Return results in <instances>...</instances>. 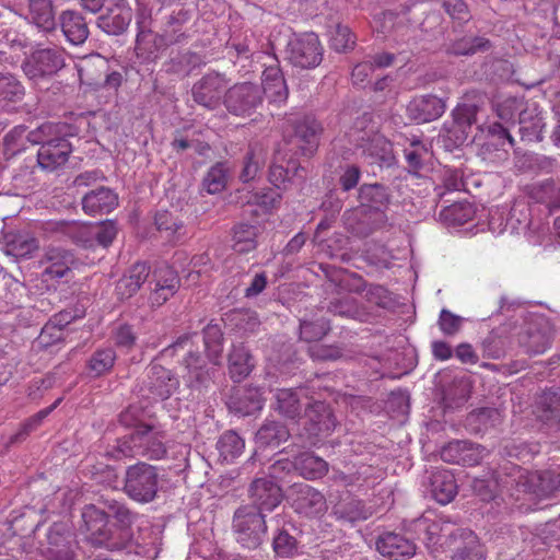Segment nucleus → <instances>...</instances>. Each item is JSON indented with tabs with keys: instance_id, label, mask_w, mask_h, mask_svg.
Segmentation results:
<instances>
[{
	"instance_id": "423d86ee",
	"label": "nucleus",
	"mask_w": 560,
	"mask_h": 560,
	"mask_svg": "<svg viewBox=\"0 0 560 560\" xmlns=\"http://www.w3.org/2000/svg\"><path fill=\"white\" fill-rule=\"evenodd\" d=\"M264 91L259 84L241 82L230 86L224 93L226 110L237 117H249L264 105Z\"/></svg>"
},
{
	"instance_id": "4be33fe9",
	"label": "nucleus",
	"mask_w": 560,
	"mask_h": 560,
	"mask_svg": "<svg viewBox=\"0 0 560 560\" xmlns=\"http://www.w3.org/2000/svg\"><path fill=\"white\" fill-rule=\"evenodd\" d=\"M59 24L67 40L82 45L89 37L90 31L84 16L75 10H65L59 15Z\"/></svg>"
},
{
	"instance_id": "2f4dec72",
	"label": "nucleus",
	"mask_w": 560,
	"mask_h": 560,
	"mask_svg": "<svg viewBox=\"0 0 560 560\" xmlns=\"http://www.w3.org/2000/svg\"><path fill=\"white\" fill-rule=\"evenodd\" d=\"M25 96L22 82L11 73H0V106L10 108L21 103Z\"/></svg>"
},
{
	"instance_id": "f3484780",
	"label": "nucleus",
	"mask_w": 560,
	"mask_h": 560,
	"mask_svg": "<svg viewBox=\"0 0 560 560\" xmlns=\"http://www.w3.org/2000/svg\"><path fill=\"white\" fill-rule=\"evenodd\" d=\"M250 497L257 512L272 511L282 500L281 488L271 479L258 478L250 485Z\"/></svg>"
},
{
	"instance_id": "6e6d98bb",
	"label": "nucleus",
	"mask_w": 560,
	"mask_h": 560,
	"mask_svg": "<svg viewBox=\"0 0 560 560\" xmlns=\"http://www.w3.org/2000/svg\"><path fill=\"white\" fill-rule=\"evenodd\" d=\"M364 298L369 305L381 308H387L393 302L390 292L381 284H369Z\"/></svg>"
},
{
	"instance_id": "dca6fc26",
	"label": "nucleus",
	"mask_w": 560,
	"mask_h": 560,
	"mask_svg": "<svg viewBox=\"0 0 560 560\" xmlns=\"http://www.w3.org/2000/svg\"><path fill=\"white\" fill-rule=\"evenodd\" d=\"M97 26L108 35H120L132 20V10L125 0H107L100 11Z\"/></svg>"
},
{
	"instance_id": "6e6552de",
	"label": "nucleus",
	"mask_w": 560,
	"mask_h": 560,
	"mask_svg": "<svg viewBox=\"0 0 560 560\" xmlns=\"http://www.w3.org/2000/svg\"><path fill=\"white\" fill-rule=\"evenodd\" d=\"M194 337H197L196 332L184 334L165 349V351L175 354L178 350H187V354L184 358V365L187 372L184 378L187 381L189 387L199 388L206 386L211 380V370L207 368L205 359L199 353L192 351Z\"/></svg>"
},
{
	"instance_id": "8fccbe9b",
	"label": "nucleus",
	"mask_w": 560,
	"mask_h": 560,
	"mask_svg": "<svg viewBox=\"0 0 560 560\" xmlns=\"http://www.w3.org/2000/svg\"><path fill=\"white\" fill-rule=\"evenodd\" d=\"M94 223H71L67 225V233L72 241L84 247L92 248L95 246Z\"/></svg>"
},
{
	"instance_id": "39448f33",
	"label": "nucleus",
	"mask_w": 560,
	"mask_h": 560,
	"mask_svg": "<svg viewBox=\"0 0 560 560\" xmlns=\"http://www.w3.org/2000/svg\"><path fill=\"white\" fill-rule=\"evenodd\" d=\"M65 66V50L61 47L38 45L25 58L22 69L30 80L37 81L57 74Z\"/></svg>"
},
{
	"instance_id": "603ef678",
	"label": "nucleus",
	"mask_w": 560,
	"mask_h": 560,
	"mask_svg": "<svg viewBox=\"0 0 560 560\" xmlns=\"http://www.w3.org/2000/svg\"><path fill=\"white\" fill-rule=\"evenodd\" d=\"M359 199L362 206L378 208L387 200L385 188L378 184H364L359 189Z\"/></svg>"
},
{
	"instance_id": "4d7b16f0",
	"label": "nucleus",
	"mask_w": 560,
	"mask_h": 560,
	"mask_svg": "<svg viewBox=\"0 0 560 560\" xmlns=\"http://www.w3.org/2000/svg\"><path fill=\"white\" fill-rule=\"evenodd\" d=\"M441 4L453 20L467 23L471 19L468 5L464 0H442Z\"/></svg>"
},
{
	"instance_id": "e2e57ef3",
	"label": "nucleus",
	"mask_w": 560,
	"mask_h": 560,
	"mask_svg": "<svg viewBox=\"0 0 560 560\" xmlns=\"http://www.w3.org/2000/svg\"><path fill=\"white\" fill-rule=\"evenodd\" d=\"M93 229H94L95 245H101L103 247L109 246L117 234L116 225L112 221L94 223Z\"/></svg>"
},
{
	"instance_id": "ea45409f",
	"label": "nucleus",
	"mask_w": 560,
	"mask_h": 560,
	"mask_svg": "<svg viewBox=\"0 0 560 560\" xmlns=\"http://www.w3.org/2000/svg\"><path fill=\"white\" fill-rule=\"evenodd\" d=\"M201 63L202 58L200 55L190 50H186L178 52L176 56L171 58L167 71L186 77Z\"/></svg>"
},
{
	"instance_id": "a18cd8bd",
	"label": "nucleus",
	"mask_w": 560,
	"mask_h": 560,
	"mask_svg": "<svg viewBox=\"0 0 560 560\" xmlns=\"http://www.w3.org/2000/svg\"><path fill=\"white\" fill-rule=\"evenodd\" d=\"M116 353L112 348L96 350L89 360L88 368L94 376L108 373L115 363Z\"/></svg>"
},
{
	"instance_id": "13d9d810",
	"label": "nucleus",
	"mask_w": 560,
	"mask_h": 560,
	"mask_svg": "<svg viewBox=\"0 0 560 560\" xmlns=\"http://www.w3.org/2000/svg\"><path fill=\"white\" fill-rule=\"evenodd\" d=\"M482 354L488 359H500L505 354V341L495 334L487 336L481 345Z\"/></svg>"
},
{
	"instance_id": "58836bf2",
	"label": "nucleus",
	"mask_w": 560,
	"mask_h": 560,
	"mask_svg": "<svg viewBox=\"0 0 560 560\" xmlns=\"http://www.w3.org/2000/svg\"><path fill=\"white\" fill-rule=\"evenodd\" d=\"M474 215L475 209L469 202H454L440 212V219L448 225H463L470 221Z\"/></svg>"
},
{
	"instance_id": "4c0bfd02",
	"label": "nucleus",
	"mask_w": 560,
	"mask_h": 560,
	"mask_svg": "<svg viewBox=\"0 0 560 560\" xmlns=\"http://www.w3.org/2000/svg\"><path fill=\"white\" fill-rule=\"evenodd\" d=\"M266 151L260 142H255V144L249 148L244 161L243 170L240 174L242 182L248 183L255 178L266 162Z\"/></svg>"
},
{
	"instance_id": "e433bc0d",
	"label": "nucleus",
	"mask_w": 560,
	"mask_h": 560,
	"mask_svg": "<svg viewBox=\"0 0 560 560\" xmlns=\"http://www.w3.org/2000/svg\"><path fill=\"white\" fill-rule=\"evenodd\" d=\"M223 334L218 325L209 324L203 329L207 357L213 365H220L223 351Z\"/></svg>"
},
{
	"instance_id": "09e8293b",
	"label": "nucleus",
	"mask_w": 560,
	"mask_h": 560,
	"mask_svg": "<svg viewBox=\"0 0 560 560\" xmlns=\"http://www.w3.org/2000/svg\"><path fill=\"white\" fill-rule=\"evenodd\" d=\"M330 330V325L324 317L315 320H302L300 324V337L306 342L320 340Z\"/></svg>"
},
{
	"instance_id": "c85d7f7f",
	"label": "nucleus",
	"mask_w": 560,
	"mask_h": 560,
	"mask_svg": "<svg viewBox=\"0 0 560 560\" xmlns=\"http://www.w3.org/2000/svg\"><path fill=\"white\" fill-rule=\"evenodd\" d=\"M228 361L229 374L234 382L246 378L255 366L253 355L243 343L232 346Z\"/></svg>"
},
{
	"instance_id": "49530a36",
	"label": "nucleus",
	"mask_w": 560,
	"mask_h": 560,
	"mask_svg": "<svg viewBox=\"0 0 560 560\" xmlns=\"http://www.w3.org/2000/svg\"><path fill=\"white\" fill-rule=\"evenodd\" d=\"M158 468L142 463V503L152 501L162 488Z\"/></svg>"
},
{
	"instance_id": "864d4df0",
	"label": "nucleus",
	"mask_w": 560,
	"mask_h": 560,
	"mask_svg": "<svg viewBox=\"0 0 560 560\" xmlns=\"http://www.w3.org/2000/svg\"><path fill=\"white\" fill-rule=\"evenodd\" d=\"M526 352L533 355L541 354L550 348L551 338L542 330H534L527 334L526 340L522 341Z\"/></svg>"
},
{
	"instance_id": "1a4fd4ad",
	"label": "nucleus",
	"mask_w": 560,
	"mask_h": 560,
	"mask_svg": "<svg viewBox=\"0 0 560 560\" xmlns=\"http://www.w3.org/2000/svg\"><path fill=\"white\" fill-rule=\"evenodd\" d=\"M85 124L86 121L83 118L79 119L75 124L49 121L40 125L27 135H25L26 127L24 125H19L11 129L3 137V140H19L24 137L26 140H68V138H82L81 129Z\"/></svg>"
},
{
	"instance_id": "4468645a",
	"label": "nucleus",
	"mask_w": 560,
	"mask_h": 560,
	"mask_svg": "<svg viewBox=\"0 0 560 560\" xmlns=\"http://www.w3.org/2000/svg\"><path fill=\"white\" fill-rule=\"evenodd\" d=\"M288 498L296 513L308 517L319 515L327 510L324 494L304 482L291 486Z\"/></svg>"
},
{
	"instance_id": "20e7f679",
	"label": "nucleus",
	"mask_w": 560,
	"mask_h": 560,
	"mask_svg": "<svg viewBox=\"0 0 560 560\" xmlns=\"http://www.w3.org/2000/svg\"><path fill=\"white\" fill-rule=\"evenodd\" d=\"M40 265L43 266L42 281L46 283L47 287L56 289L73 280V269L77 265V259L74 254L68 249L49 247L46 249Z\"/></svg>"
},
{
	"instance_id": "de8ad7c7",
	"label": "nucleus",
	"mask_w": 560,
	"mask_h": 560,
	"mask_svg": "<svg viewBox=\"0 0 560 560\" xmlns=\"http://www.w3.org/2000/svg\"><path fill=\"white\" fill-rule=\"evenodd\" d=\"M229 168L224 163H217L207 173L203 179V187L209 194L222 191L228 183Z\"/></svg>"
},
{
	"instance_id": "ddd939ff",
	"label": "nucleus",
	"mask_w": 560,
	"mask_h": 560,
	"mask_svg": "<svg viewBox=\"0 0 560 560\" xmlns=\"http://www.w3.org/2000/svg\"><path fill=\"white\" fill-rule=\"evenodd\" d=\"M442 545L451 552L452 560H481L485 556L477 535L467 528L455 529Z\"/></svg>"
},
{
	"instance_id": "0eeeda50",
	"label": "nucleus",
	"mask_w": 560,
	"mask_h": 560,
	"mask_svg": "<svg viewBox=\"0 0 560 560\" xmlns=\"http://www.w3.org/2000/svg\"><path fill=\"white\" fill-rule=\"evenodd\" d=\"M233 529L236 541L243 548L256 549L267 532L265 516L254 508H240L234 515Z\"/></svg>"
},
{
	"instance_id": "cd10ccee",
	"label": "nucleus",
	"mask_w": 560,
	"mask_h": 560,
	"mask_svg": "<svg viewBox=\"0 0 560 560\" xmlns=\"http://www.w3.org/2000/svg\"><path fill=\"white\" fill-rule=\"evenodd\" d=\"M285 148L278 143V148L275 149L273 160L269 168V182L278 189H287L288 183H290V170H298L296 162L290 158L285 159Z\"/></svg>"
},
{
	"instance_id": "0e129e2a",
	"label": "nucleus",
	"mask_w": 560,
	"mask_h": 560,
	"mask_svg": "<svg viewBox=\"0 0 560 560\" xmlns=\"http://www.w3.org/2000/svg\"><path fill=\"white\" fill-rule=\"evenodd\" d=\"M273 550L280 557H291L296 550V540L287 532H280L273 539Z\"/></svg>"
},
{
	"instance_id": "a878e982",
	"label": "nucleus",
	"mask_w": 560,
	"mask_h": 560,
	"mask_svg": "<svg viewBox=\"0 0 560 560\" xmlns=\"http://www.w3.org/2000/svg\"><path fill=\"white\" fill-rule=\"evenodd\" d=\"M3 240L7 253L19 258L31 257L39 247L38 240L27 231H10Z\"/></svg>"
},
{
	"instance_id": "3c124183",
	"label": "nucleus",
	"mask_w": 560,
	"mask_h": 560,
	"mask_svg": "<svg viewBox=\"0 0 560 560\" xmlns=\"http://www.w3.org/2000/svg\"><path fill=\"white\" fill-rule=\"evenodd\" d=\"M355 45V36L347 25L337 24L330 36V48L337 52L352 50Z\"/></svg>"
},
{
	"instance_id": "79ce46f5",
	"label": "nucleus",
	"mask_w": 560,
	"mask_h": 560,
	"mask_svg": "<svg viewBox=\"0 0 560 560\" xmlns=\"http://www.w3.org/2000/svg\"><path fill=\"white\" fill-rule=\"evenodd\" d=\"M482 137L497 138L498 140H514L509 125H504L499 120H486L482 124L476 122L475 133L471 140H477Z\"/></svg>"
},
{
	"instance_id": "5fc2aeb1",
	"label": "nucleus",
	"mask_w": 560,
	"mask_h": 560,
	"mask_svg": "<svg viewBox=\"0 0 560 560\" xmlns=\"http://www.w3.org/2000/svg\"><path fill=\"white\" fill-rule=\"evenodd\" d=\"M150 428L142 423V446L144 445L143 455L151 459H160L166 454V447L161 436L148 435L145 431Z\"/></svg>"
},
{
	"instance_id": "6ab92c4d",
	"label": "nucleus",
	"mask_w": 560,
	"mask_h": 560,
	"mask_svg": "<svg viewBox=\"0 0 560 560\" xmlns=\"http://www.w3.org/2000/svg\"><path fill=\"white\" fill-rule=\"evenodd\" d=\"M37 152L38 165L49 172L63 166L72 151L71 142H39Z\"/></svg>"
},
{
	"instance_id": "a211bd4d",
	"label": "nucleus",
	"mask_w": 560,
	"mask_h": 560,
	"mask_svg": "<svg viewBox=\"0 0 560 560\" xmlns=\"http://www.w3.org/2000/svg\"><path fill=\"white\" fill-rule=\"evenodd\" d=\"M444 110L445 104L442 98L432 94L417 96L407 105L408 117L418 122L432 121L439 118Z\"/></svg>"
},
{
	"instance_id": "680f3d73",
	"label": "nucleus",
	"mask_w": 560,
	"mask_h": 560,
	"mask_svg": "<svg viewBox=\"0 0 560 560\" xmlns=\"http://www.w3.org/2000/svg\"><path fill=\"white\" fill-rule=\"evenodd\" d=\"M466 446V441H452L447 443L441 450V458L445 463L457 464L460 465V462H469L470 459H465L462 457L464 448Z\"/></svg>"
},
{
	"instance_id": "473e14b6",
	"label": "nucleus",
	"mask_w": 560,
	"mask_h": 560,
	"mask_svg": "<svg viewBox=\"0 0 560 560\" xmlns=\"http://www.w3.org/2000/svg\"><path fill=\"white\" fill-rule=\"evenodd\" d=\"M535 412L545 422L560 423V394L553 389L544 390L536 401Z\"/></svg>"
},
{
	"instance_id": "2eb2a0df",
	"label": "nucleus",
	"mask_w": 560,
	"mask_h": 560,
	"mask_svg": "<svg viewBox=\"0 0 560 560\" xmlns=\"http://www.w3.org/2000/svg\"><path fill=\"white\" fill-rule=\"evenodd\" d=\"M517 490L537 498H547L560 487V475L552 470L525 471L518 469Z\"/></svg>"
},
{
	"instance_id": "aec40b11",
	"label": "nucleus",
	"mask_w": 560,
	"mask_h": 560,
	"mask_svg": "<svg viewBox=\"0 0 560 560\" xmlns=\"http://www.w3.org/2000/svg\"><path fill=\"white\" fill-rule=\"evenodd\" d=\"M261 89L264 96L270 102L282 104L288 100L289 88L279 65L268 66L261 75Z\"/></svg>"
},
{
	"instance_id": "7c9ffc66",
	"label": "nucleus",
	"mask_w": 560,
	"mask_h": 560,
	"mask_svg": "<svg viewBox=\"0 0 560 560\" xmlns=\"http://www.w3.org/2000/svg\"><path fill=\"white\" fill-rule=\"evenodd\" d=\"M154 223L162 238L167 243L176 244L185 235L184 222L170 211H159Z\"/></svg>"
},
{
	"instance_id": "c03bdc74",
	"label": "nucleus",
	"mask_w": 560,
	"mask_h": 560,
	"mask_svg": "<svg viewBox=\"0 0 560 560\" xmlns=\"http://www.w3.org/2000/svg\"><path fill=\"white\" fill-rule=\"evenodd\" d=\"M221 456L225 459L238 457L245 448L244 440L234 431L223 433L218 442Z\"/></svg>"
},
{
	"instance_id": "052dcab7",
	"label": "nucleus",
	"mask_w": 560,
	"mask_h": 560,
	"mask_svg": "<svg viewBox=\"0 0 560 560\" xmlns=\"http://www.w3.org/2000/svg\"><path fill=\"white\" fill-rule=\"evenodd\" d=\"M432 142H427L431 147ZM429 154V149L424 142H410V147L405 150L406 160L410 167L419 170L422 166V162Z\"/></svg>"
},
{
	"instance_id": "c9c22d12",
	"label": "nucleus",
	"mask_w": 560,
	"mask_h": 560,
	"mask_svg": "<svg viewBox=\"0 0 560 560\" xmlns=\"http://www.w3.org/2000/svg\"><path fill=\"white\" fill-rule=\"evenodd\" d=\"M290 436L285 425L277 421H267L256 433V441L260 446H279Z\"/></svg>"
},
{
	"instance_id": "9d476101",
	"label": "nucleus",
	"mask_w": 560,
	"mask_h": 560,
	"mask_svg": "<svg viewBox=\"0 0 560 560\" xmlns=\"http://www.w3.org/2000/svg\"><path fill=\"white\" fill-rule=\"evenodd\" d=\"M230 80L224 73L210 71L203 74L191 88V96L195 103L215 110L224 105V93Z\"/></svg>"
},
{
	"instance_id": "bf43d9fd",
	"label": "nucleus",
	"mask_w": 560,
	"mask_h": 560,
	"mask_svg": "<svg viewBox=\"0 0 560 560\" xmlns=\"http://www.w3.org/2000/svg\"><path fill=\"white\" fill-rule=\"evenodd\" d=\"M517 112V102L513 98L505 100L504 102L499 103L495 107L499 121L503 122L504 125H509L511 129L516 126Z\"/></svg>"
},
{
	"instance_id": "5701e85b",
	"label": "nucleus",
	"mask_w": 560,
	"mask_h": 560,
	"mask_svg": "<svg viewBox=\"0 0 560 560\" xmlns=\"http://www.w3.org/2000/svg\"><path fill=\"white\" fill-rule=\"evenodd\" d=\"M429 491L438 503L442 505L450 503L457 494L454 475L447 469L432 471L429 478Z\"/></svg>"
},
{
	"instance_id": "9b49d317",
	"label": "nucleus",
	"mask_w": 560,
	"mask_h": 560,
	"mask_svg": "<svg viewBox=\"0 0 560 560\" xmlns=\"http://www.w3.org/2000/svg\"><path fill=\"white\" fill-rule=\"evenodd\" d=\"M143 282L150 289L149 303L151 307H160L168 301L179 288L177 272L166 264L159 265L145 276Z\"/></svg>"
},
{
	"instance_id": "c756f323",
	"label": "nucleus",
	"mask_w": 560,
	"mask_h": 560,
	"mask_svg": "<svg viewBox=\"0 0 560 560\" xmlns=\"http://www.w3.org/2000/svg\"><path fill=\"white\" fill-rule=\"evenodd\" d=\"M294 468L307 480H317L328 474V463L313 453L305 452L295 457Z\"/></svg>"
},
{
	"instance_id": "37998d69",
	"label": "nucleus",
	"mask_w": 560,
	"mask_h": 560,
	"mask_svg": "<svg viewBox=\"0 0 560 560\" xmlns=\"http://www.w3.org/2000/svg\"><path fill=\"white\" fill-rule=\"evenodd\" d=\"M47 556L50 560H73L74 555L66 536L50 530L48 533Z\"/></svg>"
},
{
	"instance_id": "774afa93",
	"label": "nucleus",
	"mask_w": 560,
	"mask_h": 560,
	"mask_svg": "<svg viewBox=\"0 0 560 560\" xmlns=\"http://www.w3.org/2000/svg\"><path fill=\"white\" fill-rule=\"evenodd\" d=\"M118 452L125 457H135L140 452V433L130 432L118 441Z\"/></svg>"
},
{
	"instance_id": "338daca9",
	"label": "nucleus",
	"mask_w": 560,
	"mask_h": 560,
	"mask_svg": "<svg viewBox=\"0 0 560 560\" xmlns=\"http://www.w3.org/2000/svg\"><path fill=\"white\" fill-rule=\"evenodd\" d=\"M125 491L133 500L140 501V466L138 464L127 469Z\"/></svg>"
},
{
	"instance_id": "f03ea898",
	"label": "nucleus",
	"mask_w": 560,
	"mask_h": 560,
	"mask_svg": "<svg viewBox=\"0 0 560 560\" xmlns=\"http://www.w3.org/2000/svg\"><path fill=\"white\" fill-rule=\"evenodd\" d=\"M485 103L482 94L471 92L465 94L463 101L452 112L451 120H446L439 137L443 140H467L472 139L477 114Z\"/></svg>"
},
{
	"instance_id": "69168bd1",
	"label": "nucleus",
	"mask_w": 560,
	"mask_h": 560,
	"mask_svg": "<svg viewBox=\"0 0 560 560\" xmlns=\"http://www.w3.org/2000/svg\"><path fill=\"white\" fill-rule=\"evenodd\" d=\"M281 199L282 196L280 192L266 188L254 195L253 202L266 211H270L279 207Z\"/></svg>"
},
{
	"instance_id": "bb28decb",
	"label": "nucleus",
	"mask_w": 560,
	"mask_h": 560,
	"mask_svg": "<svg viewBox=\"0 0 560 560\" xmlns=\"http://www.w3.org/2000/svg\"><path fill=\"white\" fill-rule=\"evenodd\" d=\"M328 310L334 315L360 322H368L373 315L370 306L359 304L357 299L349 294L330 301Z\"/></svg>"
},
{
	"instance_id": "f704fd0d",
	"label": "nucleus",
	"mask_w": 560,
	"mask_h": 560,
	"mask_svg": "<svg viewBox=\"0 0 560 560\" xmlns=\"http://www.w3.org/2000/svg\"><path fill=\"white\" fill-rule=\"evenodd\" d=\"M291 135L299 140H308L310 138H319L324 132V127L313 115H305L289 120Z\"/></svg>"
},
{
	"instance_id": "f8f14e48",
	"label": "nucleus",
	"mask_w": 560,
	"mask_h": 560,
	"mask_svg": "<svg viewBox=\"0 0 560 560\" xmlns=\"http://www.w3.org/2000/svg\"><path fill=\"white\" fill-rule=\"evenodd\" d=\"M303 427L312 445L327 438L336 428V419L330 407L323 401L310 405L303 417Z\"/></svg>"
},
{
	"instance_id": "393cba45",
	"label": "nucleus",
	"mask_w": 560,
	"mask_h": 560,
	"mask_svg": "<svg viewBox=\"0 0 560 560\" xmlns=\"http://www.w3.org/2000/svg\"><path fill=\"white\" fill-rule=\"evenodd\" d=\"M118 205V196L109 188L101 187L88 192L82 199V208L86 214H106Z\"/></svg>"
},
{
	"instance_id": "b1692460",
	"label": "nucleus",
	"mask_w": 560,
	"mask_h": 560,
	"mask_svg": "<svg viewBox=\"0 0 560 560\" xmlns=\"http://www.w3.org/2000/svg\"><path fill=\"white\" fill-rule=\"evenodd\" d=\"M28 13L26 19L45 33L56 30V12L54 0H28Z\"/></svg>"
},
{
	"instance_id": "412c9836",
	"label": "nucleus",
	"mask_w": 560,
	"mask_h": 560,
	"mask_svg": "<svg viewBox=\"0 0 560 560\" xmlns=\"http://www.w3.org/2000/svg\"><path fill=\"white\" fill-rule=\"evenodd\" d=\"M377 551L390 559L409 558L415 555V544L397 533H384L376 541Z\"/></svg>"
},
{
	"instance_id": "f257e3e1",
	"label": "nucleus",
	"mask_w": 560,
	"mask_h": 560,
	"mask_svg": "<svg viewBox=\"0 0 560 560\" xmlns=\"http://www.w3.org/2000/svg\"><path fill=\"white\" fill-rule=\"evenodd\" d=\"M82 518L88 539L92 545L109 550H122L131 545L129 527H119L113 530L112 527H108L107 514L95 505H86L83 509Z\"/></svg>"
},
{
	"instance_id": "7ed1b4c3",
	"label": "nucleus",
	"mask_w": 560,
	"mask_h": 560,
	"mask_svg": "<svg viewBox=\"0 0 560 560\" xmlns=\"http://www.w3.org/2000/svg\"><path fill=\"white\" fill-rule=\"evenodd\" d=\"M284 55L292 67L311 70L323 61L324 48L316 33H294L287 43Z\"/></svg>"
},
{
	"instance_id": "a19ab883",
	"label": "nucleus",
	"mask_w": 560,
	"mask_h": 560,
	"mask_svg": "<svg viewBox=\"0 0 560 560\" xmlns=\"http://www.w3.org/2000/svg\"><path fill=\"white\" fill-rule=\"evenodd\" d=\"M301 402L296 390L278 389L276 393V409L287 418H295L301 412Z\"/></svg>"
},
{
	"instance_id": "72a5a7b5",
	"label": "nucleus",
	"mask_w": 560,
	"mask_h": 560,
	"mask_svg": "<svg viewBox=\"0 0 560 560\" xmlns=\"http://www.w3.org/2000/svg\"><path fill=\"white\" fill-rule=\"evenodd\" d=\"M258 229L255 225L240 223L233 228V249L238 254H247L257 247Z\"/></svg>"
}]
</instances>
